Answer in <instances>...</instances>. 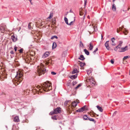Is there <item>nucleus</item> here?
<instances>
[{
  "label": "nucleus",
  "mask_w": 130,
  "mask_h": 130,
  "mask_svg": "<svg viewBox=\"0 0 130 130\" xmlns=\"http://www.w3.org/2000/svg\"><path fill=\"white\" fill-rule=\"evenodd\" d=\"M52 89V87L49 83L45 82L43 84L42 87L38 85L32 90H35L36 92L42 93L43 91L47 92Z\"/></svg>",
  "instance_id": "nucleus-1"
},
{
  "label": "nucleus",
  "mask_w": 130,
  "mask_h": 130,
  "mask_svg": "<svg viewBox=\"0 0 130 130\" xmlns=\"http://www.w3.org/2000/svg\"><path fill=\"white\" fill-rule=\"evenodd\" d=\"M22 76V73L21 72L19 71L17 72V75L15 76V78L17 80H15V85H16V84H17V85H18L23 80Z\"/></svg>",
  "instance_id": "nucleus-2"
},
{
  "label": "nucleus",
  "mask_w": 130,
  "mask_h": 130,
  "mask_svg": "<svg viewBox=\"0 0 130 130\" xmlns=\"http://www.w3.org/2000/svg\"><path fill=\"white\" fill-rule=\"evenodd\" d=\"M44 66L42 65L40 66H38L37 73L39 76L41 75L42 74H44L46 72V70L44 68Z\"/></svg>",
  "instance_id": "nucleus-3"
},
{
  "label": "nucleus",
  "mask_w": 130,
  "mask_h": 130,
  "mask_svg": "<svg viewBox=\"0 0 130 130\" xmlns=\"http://www.w3.org/2000/svg\"><path fill=\"white\" fill-rule=\"evenodd\" d=\"M61 112V108L60 107H58L54 109V111H52L50 113L51 115H52L54 114L60 113Z\"/></svg>",
  "instance_id": "nucleus-4"
},
{
  "label": "nucleus",
  "mask_w": 130,
  "mask_h": 130,
  "mask_svg": "<svg viewBox=\"0 0 130 130\" xmlns=\"http://www.w3.org/2000/svg\"><path fill=\"white\" fill-rule=\"evenodd\" d=\"M86 81L90 85L92 86H93L95 85V82L93 80L92 78H87L86 80Z\"/></svg>",
  "instance_id": "nucleus-5"
},
{
  "label": "nucleus",
  "mask_w": 130,
  "mask_h": 130,
  "mask_svg": "<svg viewBox=\"0 0 130 130\" xmlns=\"http://www.w3.org/2000/svg\"><path fill=\"white\" fill-rule=\"evenodd\" d=\"M6 26L5 25L3 24H1L0 25V30L1 32L3 33L4 32Z\"/></svg>",
  "instance_id": "nucleus-6"
},
{
  "label": "nucleus",
  "mask_w": 130,
  "mask_h": 130,
  "mask_svg": "<svg viewBox=\"0 0 130 130\" xmlns=\"http://www.w3.org/2000/svg\"><path fill=\"white\" fill-rule=\"evenodd\" d=\"M76 101H74L72 103V105L73 107H75L77 105V104L79 103V100H76Z\"/></svg>",
  "instance_id": "nucleus-7"
},
{
  "label": "nucleus",
  "mask_w": 130,
  "mask_h": 130,
  "mask_svg": "<svg viewBox=\"0 0 130 130\" xmlns=\"http://www.w3.org/2000/svg\"><path fill=\"white\" fill-rule=\"evenodd\" d=\"M109 41H107L105 42V46L106 47V48L108 50H110V47L109 46Z\"/></svg>",
  "instance_id": "nucleus-8"
},
{
  "label": "nucleus",
  "mask_w": 130,
  "mask_h": 130,
  "mask_svg": "<svg viewBox=\"0 0 130 130\" xmlns=\"http://www.w3.org/2000/svg\"><path fill=\"white\" fill-rule=\"evenodd\" d=\"M50 54L49 52H45L43 56L42 57L43 58H45L47 57Z\"/></svg>",
  "instance_id": "nucleus-9"
},
{
  "label": "nucleus",
  "mask_w": 130,
  "mask_h": 130,
  "mask_svg": "<svg viewBox=\"0 0 130 130\" xmlns=\"http://www.w3.org/2000/svg\"><path fill=\"white\" fill-rule=\"evenodd\" d=\"M19 117L17 116L15 117L14 118L13 121L15 122H19Z\"/></svg>",
  "instance_id": "nucleus-10"
},
{
  "label": "nucleus",
  "mask_w": 130,
  "mask_h": 130,
  "mask_svg": "<svg viewBox=\"0 0 130 130\" xmlns=\"http://www.w3.org/2000/svg\"><path fill=\"white\" fill-rule=\"evenodd\" d=\"M79 71L77 70V68H74V69L73 70V71L72 72V74H74L75 73H79Z\"/></svg>",
  "instance_id": "nucleus-11"
},
{
  "label": "nucleus",
  "mask_w": 130,
  "mask_h": 130,
  "mask_svg": "<svg viewBox=\"0 0 130 130\" xmlns=\"http://www.w3.org/2000/svg\"><path fill=\"white\" fill-rule=\"evenodd\" d=\"M11 38L13 42H15L17 40V38L15 37V36L13 35L11 36Z\"/></svg>",
  "instance_id": "nucleus-12"
},
{
  "label": "nucleus",
  "mask_w": 130,
  "mask_h": 130,
  "mask_svg": "<svg viewBox=\"0 0 130 130\" xmlns=\"http://www.w3.org/2000/svg\"><path fill=\"white\" fill-rule=\"evenodd\" d=\"M96 107L97 108L98 110H99L100 112H102L103 111V110L102 107L98 105H97L96 106Z\"/></svg>",
  "instance_id": "nucleus-13"
},
{
  "label": "nucleus",
  "mask_w": 130,
  "mask_h": 130,
  "mask_svg": "<svg viewBox=\"0 0 130 130\" xmlns=\"http://www.w3.org/2000/svg\"><path fill=\"white\" fill-rule=\"evenodd\" d=\"M122 50V51H121L122 52H124L126 50H128V48L127 47V46H126L124 48H122L121 49Z\"/></svg>",
  "instance_id": "nucleus-14"
},
{
  "label": "nucleus",
  "mask_w": 130,
  "mask_h": 130,
  "mask_svg": "<svg viewBox=\"0 0 130 130\" xmlns=\"http://www.w3.org/2000/svg\"><path fill=\"white\" fill-rule=\"evenodd\" d=\"M93 48V45L92 44L91 42H90L89 44V49L90 50H91Z\"/></svg>",
  "instance_id": "nucleus-15"
},
{
  "label": "nucleus",
  "mask_w": 130,
  "mask_h": 130,
  "mask_svg": "<svg viewBox=\"0 0 130 130\" xmlns=\"http://www.w3.org/2000/svg\"><path fill=\"white\" fill-rule=\"evenodd\" d=\"M128 32L126 29L125 28H124L123 33H124L125 35H127Z\"/></svg>",
  "instance_id": "nucleus-16"
},
{
  "label": "nucleus",
  "mask_w": 130,
  "mask_h": 130,
  "mask_svg": "<svg viewBox=\"0 0 130 130\" xmlns=\"http://www.w3.org/2000/svg\"><path fill=\"white\" fill-rule=\"evenodd\" d=\"M84 51L85 52V54L87 55H89V51L86 49H85L84 50Z\"/></svg>",
  "instance_id": "nucleus-17"
},
{
  "label": "nucleus",
  "mask_w": 130,
  "mask_h": 130,
  "mask_svg": "<svg viewBox=\"0 0 130 130\" xmlns=\"http://www.w3.org/2000/svg\"><path fill=\"white\" fill-rule=\"evenodd\" d=\"M78 59L82 60H83L85 59V58L83 55H81L80 56V58H79Z\"/></svg>",
  "instance_id": "nucleus-18"
},
{
  "label": "nucleus",
  "mask_w": 130,
  "mask_h": 130,
  "mask_svg": "<svg viewBox=\"0 0 130 130\" xmlns=\"http://www.w3.org/2000/svg\"><path fill=\"white\" fill-rule=\"evenodd\" d=\"M84 110L83 109V108H81L78 109V110H76V112H82Z\"/></svg>",
  "instance_id": "nucleus-19"
},
{
  "label": "nucleus",
  "mask_w": 130,
  "mask_h": 130,
  "mask_svg": "<svg viewBox=\"0 0 130 130\" xmlns=\"http://www.w3.org/2000/svg\"><path fill=\"white\" fill-rule=\"evenodd\" d=\"M77 74H76L75 75H72L71 76V77H72L71 78L72 79H75L77 77Z\"/></svg>",
  "instance_id": "nucleus-20"
},
{
  "label": "nucleus",
  "mask_w": 130,
  "mask_h": 130,
  "mask_svg": "<svg viewBox=\"0 0 130 130\" xmlns=\"http://www.w3.org/2000/svg\"><path fill=\"white\" fill-rule=\"evenodd\" d=\"M112 9L113 11H115L116 10V7L115 5V4H113L112 6Z\"/></svg>",
  "instance_id": "nucleus-21"
},
{
  "label": "nucleus",
  "mask_w": 130,
  "mask_h": 130,
  "mask_svg": "<svg viewBox=\"0 0 130 130\" xmlns=\"http://www.w3.org/2000/svg\"><path fill=\"white\" fill-rule=\"evenodd\" d=\"M56 47V44L55 42H54L53 44L52 48H55Z\"/></svg>",
  "instance_id": "nucleus-22"
},
{
  "label": "nucleus",
  "mask_w": 130,
  "mask_h": 130,
  "mask_svg": "<svg viewBox=\"0 0 130 130\" xmlns=\"http://www.w3.org/2000/svg\"><path fill=\"white\" fill-rule=\"evenodd\" d=\"M83 118L84 120H88V118L87 115H85L83 116Z\"/></svg>",
  "instance_id": "nucleus-23"
},
{
  "label": "nucleus",
  "mask_w": 130,
  "mask_h": 130,
  "mask_svg": "<svg viewBox=\"0 0 130 130\" xmlns=\"http://www.w3.org/2000/svg\"><path fill=\"white\" fill-rule=\"evenodd\" d=\"M64 20L65 21V22L66 23L67 25H69V23L68 22V20L67 18H66V17H65L64 18Z\"/></svg>",
  "instance_id": "nucleus-24"
},
{
  "label": "nucleus",
  "mask_w": 130,
  "mask_h": 130,
  "mask_svg": "<svg viewBox=\"0 0 130 130\" xmlns=\"http://www.w3.org/2000/svg\"><path fill=\"white\" fill-rule=\"evenodd\" d=\"M88 120L91 121H92L95 123L96 122V121L93 119L91 118H88Z\"/></svg>",
  "instance_id": "nucleus-25"
},
{
  "label": "nucleus",
  "mask_w": 130,
  "mask_h": 130,
  "mask_svg": "<svg viewBox=\"0 0 130 130\" xmlns=\"http://www.w3.org/2000/svg\"><path fill=\"white\" fill-rule=\"evenodd\" d=\"M53 13L52 12L50 14L49 17H48L47 18V19H51V18L53 17Z\"/></svg>",
  "instance_id": "nucleus-26"
},
{
  "label": "nucleus",
  "mask_w": 130,
  "mask_h": 130,
  "mask_svg": "<svg viewBox=\"0 0 130 130\" xmlns=\"http://www.w3.org/2000/svg\"><path fill=\"white\" fill-rule=\"evenodd\" d=\"M130 58V56H126L124 57L123 58V60H125L127 59V58Z\"/></svg>",
  "instance_id": "nucleus-27"
},
{
  "label": "nucleus",
  "mask_w": 130,
  "mask_h": 130,
  "mask_svg": "<svg viewBox=\"0 0 130 130\" xmlns=\"http://www.w3.org/2000/svg\"><path fill=\"white\" fill-rule=\"evenodd\" d=\"M85 64V63L82 62H80V66L82 67H83Z\"/></svg>",
  "instance_id": "nucleus-28"
},
{
  "label": "nucleus",
  "mask_w": 130,
  "mask_h": 130,
  "mask_svg": "<svg viewBox=\"0 0 130 130\" xmlns=\"http://www.w3.org/2000/svg\"><path fill=\"white\" fill-rule=\"evenodd\" d=\"M95 115H96L97 116H99V115H97L96 113H95L93 112V114L92 115H92H91V116L92 117H95Z\"/></svg>",
  "instance_id": "nucleus-29"
},
{
  "label": "nucleus",
  "mask_w": 130,
  "mask_h": 130,
  "mask_svg": "<svg viewBox=\"0 0 130 130\" xmlns=\"http://www.w3.org/2000/svg\"><path fill=\"white\" fill-rule=\"evenodd\" d=\"M91 72V70H88L87 71V73L88 75H89Z\"/></svg>",
  "instance_id": "nucleus-30"
},
{
  "label": "nucleus",
  "mask_w": 130,
  "mask_h": 130,
  "mask_svg": "<svg viewBox=\"0 0 130 130\" xmlns=\"http://www.w3.org/2000/svg\"><path fill=\"white\" fill-rule=\"evenodd\" d=\"M52 119L54 120H57V118L56 116H53L52 117Z\"/></svg>",
  "instance_id": "nucleus-31"
},
{
  "label": "nucleus",
  "mask_w": 130,
  "mask_h": 130,
  "mask_svg": "<svg viewBox=\"0 0 130 130\" xmlns=\"http://www.w3.org/2000/svg\"><path fill=\"white\" fill-rule=\"evenodd\" d=\"M54 38H55L56 39H57L58 38V37H57V36H54L53 37H52L51 38V39H54Z\"/></svg>",
  "instance_id": "nucleus-32"
},
{
  "label": "nucleus",
  "mask_w": 130,
  "mask_h": 130,
  "mask_svg": "<svg viewBox=\"0 0 130 130\" xmlns=\"http://www.w3.org/2000/svg\"><path fill=\"white\" fill-rule=\"evenodd\" d=\"M70 102V101H66L64 103V105L65 106H66L68 104V103Z\"/></svg>",
  "instance_id": "nucleus-33"
},
{
  "label": "nucleus",
  "mask_w": 130,
  "mask_h": 130,
  "mask_svg": "<svg viewBox=\"0 0 130 130\" xmlns=\"http://www.w3.org/2000/svg\"><path fill=\"white\" fill-rule=\"evenodd\" d=\"M31 23H29L28 25V28L29 29H30L31 28V25H30Z\"/></svg>",
  "instance_id": "nucleus-34"
},
{
  "label": "nucleus",
  "mask_w": 130,
  "mask_h": 130,
  "mask_svg": "<svg viewBox=\"0 0 130 130\" xmlns=\"http://www.w3.org/2000/svg\"><path fill=\"white\" fill-rule=\"evenodd\" d=\"M112 41L111 44L113 45H115V43L114 42V40H111Z\"/></svg>",
  "instance_id": "nucleus-35"
},
{
  "label": "nucleus",
  "mask_w": 130,
  "mask_h": 130,
  "mask_svg": "<svg viewBox=\"0 0 130 130\" xmlns=\"http://www.w3.org/2000/svg\"><path fill=\"white\" fill-rule=\"evenodd\" d=\"M81 86V85L80 84H79L78 85L75 87V89H77L79 87H80Z\"/></svg>",
  "instance_id": "nucleus-36"
},
{
  "label": "nucleus",
  "mask_w": 130,
  "mask_h": 130,
  "mask_svg": "<svg viewBox=\"0 0 130 130\" xmlns=\"http://www.w3.org/2000/svg\"><path fill=\"white\" fill-rule=\"evenodd\" d=\"M86 106L85 105L83 107H82V108H83V109L84 111L86 110Z\"/></svg>",
  "instance_id": "nucleus-37"
},
{
  "label": "nucleus",
  "mask_w": 130,
  "mask_h": 130,
  "mask_svg": "<svg viewBox=\"0 0 130 130\" xmlns=\"http://www.w3.org/2000/svg\"><path fill=\"white\" fill-rule=\"evenodd\" d=\"M120 43L118 45H119V46H121V45H122V44L123 43V42L121 41H120Z\"/></svg>",
  "instance_id": "nucleus-38"
},
{
  "label": "nucleus",
  "mask_w": 130,
  "mask_h": 130,
  "mask_svg": "<svg viewBox=\"0 0 130 130\" xmlns=\"http://www.w3.org/2000/svg\"><path fill=\"white\" fill-rule=\"evenodd\" d=\"M83 12L82 11L80 10L79 14L80 15H83Z\"/></svg>",
  "instance_id": "nucleus-39"
},
{
  "label": "nucleus",
  "mask_w": 130,
  "mask_h": 130,
  "mask_svg": "<svg viewBox=\"0 0 130 130\" xmlns=\"http://www.w3.org/2000/svg\"><path fill=\"white\" fill-rule=\"evenodd\" d=\"M98 48H96V49L93 52V53H94V54L95 53L98 51Z\"/></svg>",
  "instance_id": "nucleus-40"
},
{
  "label": "nucleus",
  "mask_w": 130,
  "mask_h": 130,
  "mask_svg": "<svg viewBox=\"0 0 130 130\" xmlns=\"http://www.w3.org/2000/svg\"><path fill=\"white\" fill-rule=\"evenodd\" d=\"M27 60H29V61H30V58L28 57H26V60H27Z\"/></svg>",
  "instance_id": "nucleus-41"
},
{
  "label": "nucleus",
  "mask_w": 130,
  "mask_h": 130,
  "mask_svg": "<svg viewBox=\"0 0 130 130\" xmlns=\"http://www.w3.org/2000/svg\"><path fill=\"white\" fill-rule=\"evenodd\" d=\"M23 49H21L19 50V52L20 53H21L23 52Z\"/></svg>",
  "instance_id": "nucleus-42"
},
{
  "label": "nucleus",
  "mask_w": 130,
  "mask_h": 130,
  "mask_svg": "<svg viewBox=\"0 0 130 130\" xmlns=\"http://www.w3.org/2000/svg\"><path fill=\"white\" fill-rule=\"evenodd\" d=\"M51 74L53 75H55L56 74V73L54 72H51Z\"/></svg>",
  "instance_id": "nucleus-43"
},
{
  "label": "nucleus",
  "mask_w": 130,
  "mask_h": 130,
  "mask_svg": "<svg viewBox=\"0 0 130 130\" xmlns=\"http://www.w3.org/2000/svg\"><path fill=\"white\" fill-rule=\"evenodd\" d=\"M123 28H124L123 26H122V28H121L120 27H119V29L120 30H122Z\"/></svg>",
  "instance_id": "nucleus-44"
},
{
  "label": "nucleus",
  "mask_w": 130,
  "mask_h": 130,
  "mask_svg": "<svg viewBox=\"0 0 130 130\" xmlns=\"http://www.w3.org/2000/svg\"><path fill=\"white\" fill-rule=\"evenodd\" d=\"M110 62L111 63L113 64L114 63V61L113 60H112V59L110 61Z\"/></svg>",
  "instance_id": "nucleus-45"
},
{
  "label": "nucleus",
  "mask_w": 130,
  "mask_h": 130,
  "mask_svg": "<svg viewBox=\"0 0 130 130\" xmlns=\"http://www.w3.org/2000/svg\"><path fill=\"white\" fill-rule=\"evenodd\" d=\"M87 0H84V5L85 6L86 5Z\"/></svg>",
  "instance_id": "nucleus-46"
},
{
  "label": "nucleus",
  "mask_w": 130,
  "mask_h": 130,
  "mask_svg": "<svg viewBox=\"0 0 130 130\" xmlns=\"http://www.w3.org/2000/svg\"><path fill=\"white\" fill-rule=\"evenodd\" d=\"M73 21H72L70 23H69V25H72L73 24Z\"/></svg>",
  "instance_id": "nucleus-47"
},
{
  "label": "nucleus",
  "mask_w": 130,
  "mask_h": 130,
  "mask_svg": "<svg viewBox=\"0 0 130 130\" xmlns=\"http://www.w3.org/2000/svg\"><path fill=\"white\" fill-rule=\"evenodd\" d=\"M17 47H14V50L15 51V52H16L17 51Z\"/></svg>",
  "instance_id": "nucleus-48"
},
{
  "label": "nucleus",
  "mask_w": 130,
  "mask_h": 130,
  "mask_svg": "<svg viewBox=\"0 0 130 130\" xmlns=\"http://www.w3.org/2000/svg\"><path fill=\"white\" fill-rule=\"evenodd\" d=\"M10 53L12 54H14V53L13 51H11Z\"/></svg>",
  "instance_id": "nucleus-49"
},
{
  "label": "nucleus",
  "mask_w": 130,
  "mask_h": 130,
  "mask_svg": "<svg viewBox=\"0 0 130 130\" xmlns=\"http://www.w3.org/2000/svg\"><path fill=\"white\" fill-rule=\"evenodd\" d=\"M80 45L81 44V45H82V46H84L83 44V43L81 41H80Z\"/></svg>",
  "instance_id": "nucleus-50"
},
{
  "label": "nucleus",
  "mask_w": 130,
  "mask_h": 130,
  "mask_svg": "<svg viewBox=\"0 0 130 130\" xmlns=\"http://www.w3.org/2000/svg\"><path fill=\"white\" fill-rule=\"evenodd\" d=\"M117 49H118V48H117L116 47L115 48H114V50L116 51H117Z\"/></svg>",
  "instance_id": "nucleus-51"
},
{
  "label": "nucleus",
  "mask_w": 130,
  "mask_h": 130,
  "mask_svg": "<svg viewBox=\"0 0 130 130\" xmlns=\"http://www.w3.org/2000/svg\"><path fill=\"white\" fill-rule=\"evenodd\" d=\"M73 85H75L76 83V82H73Z\"/></svg>",
  "instance_id": "nucleus-52"
},
{
  "label": "nucleus",
  "mask_w": 130,
  "mask_h": 130,
  "mask_svg": "<svg viewBox=\"0 0 130 130\" xmlns=\"http://www.w3.org/2000/svg\"><path fill=\"white\" fill-rule=\"evenodd\" d=\"M12 130H18V129L16 130V128L13 127Z\"/></svg>",
  "instance_id": "nucleus-53"
},
{
  "label": "nucleus",
  "mask_w": 130,
  "mask_h": 130,
  "mask_svg": "<svg viewBox=\"0 0 130 130\" xmlns=\"http://www.w3.org/2000/svg\"><path fill=\"white\" fill-rule=\"evenodd\" d=\"M43 23H44V22H42L40 24V25L42 26V25H43Z\"/></svg>",
  "instance_id": "nucleus-54"
},
{
  "label": "nucleus",
  "mask_w": 130,
  "mask_h": 130,
  "mask_svg": "<svg viewBox=\"0 0 130 130\" xmlns=\"http://www.w3.org/2000/svg\"><path fill=\"white\" fill-rule=\"evenodd\" d=\"M120 47V46H119V45H118L116 47L117 48H119Z\"/></svg>",
  "instance_id": "nucleus-55"
},
{
  "label": "nucleus",
  "mask_w": 130,
  "mask_h": 130,
  "mask_svg": "<svg viewBox=\"0 0 130 130\" xmlns=\"http://www.w3.org/2000/svg\"><path fill=\"white\" fill-rule=\"evenodd\" d=\"M28 120H25V122L28 123Z\"/></svg>",
  "instance_id": "nucleus-56"
},
{
  "label": "nucleus",
  "mask_w": 130,
  "mask_h": 130,
  "mask_svg": "<svg viewBox=\"0 0 130 130\" xmlns=\"http://www.w3.org/2000/svg\"><path fill=\"white\" fill-rule=\"evenodd\" d=\"M120 31V30L119 29H117V32L118 33H119Z\"/></svg>",
  "instance_id": "nucleus-57"
},
{
  "label": "nucleus",
  "mask_w": 130,
  "mask_h": 130,
  "mask_svg": "<svg viewBox=\"0 0 130 130\" xmlns=\"http://www.w3.org/2000/svg\"><path fill=\"white\" fill-rule=\"evenodd\" d=\"M92 29H94V31H96V30H95V29L94 28V27H93Z\"/></svg>",
  "instance_id": "nucleus-58"
},
{
  "label": "nucleus",
  "mask_w": 130,
  "mask_h": 130,
  "mask_svg": "<svg viewBox=\"0 0 130 130\" xmlns=\"http://www.w3.org/2000/svg\"><path fill=\"white\" fill-rule=\"evenodd\" d=\"M111 40H115V39L114 38H113L111 39Z\"/></svg>",
  "instance_id": "nucleus-59"
},
{
  "label": "nucleus",
  "mask_w": 130,
  "mask_h": 130,
  "mask_svg": "<svg viewBox=\"0 0 130 130\" xmlns=\"http://www.w3.org/2000/svg\"><path fill=\"white\" fill-rule=\"evenodd\" d=\"M123 11L124 12H125L126 13V10H123Z\"/></svg>",
  "instance_id": "nucleus-60"
},
{
  "label": "nucleus",
  "mask_w": 130,
  "mask_h": 130,
  "mask_svg": "<svg viewBox=\"0 0 130 130\" xmlns=\"http://www.w3.org/2000/svg\"><path fill=\"white\" fill-rule=\"evenodd\" d=\"M52 23H53L54 24H55V22L54 21H52Z\"/></svg>",
  "instance_id": "nucleus-61"
},
{
  "label": "nucleus",
  "mask_w": 130,
  "mask_h": 130,
  "mask_svg": "<svg viewBox=\"0 0 130 130\" xmlns=\"http://www.w3.org/2000/svg\"><path fill=\"white\" fill-rule=\"evenodd\" d=\"M50 61H51V60H49L48 61V62H48V63H50Z\"/></svg>",
  "instance_id": "nucleus-62"
},
{
  "label": "nucleus",
  "mask_w": 130,
  "mask_h": 130,
  "mask_svg": "<svg viewBox=\"0 0 130 130\" xmlns=\"http://www.w3.org/2000/svg\"><path fill=\"white\" fill-rule=\"evenodd\" d=\"M129 9H130V8H127V10H129Z\"/></svg>",
  "instance_id": "nucleus-63"
},
{
  "label": "nucleus",
  "mask_w": 130,
  "mask_h": 130,
  "mask_svg": "<svg viewBox=\"0 0 130 130\" xmlns=\"http://www.w3.org/2000/svg\"><path fill=\"white\" fill-rule=\"evenodd\" d=\"M116 0H113L112 1L113 2H114Z\"/></svg>",
  "instance_id": "nucleus-64"
}]
</instances>
